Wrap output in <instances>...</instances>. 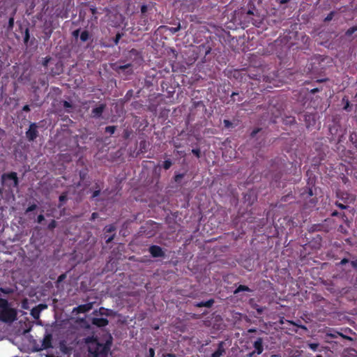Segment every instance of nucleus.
<instances>
[{
	"label": "nucleus",
	"mask_w": 357,
	"mask_h": 357,
	"mask_svg": "<svg viewBox=\"0 0 357 357\" xmlns=\"http://www.w3.org/2000/svg\"><path fill=\"white\" fill-rule=\"evenodd\" d=\"M112 343L111 335L104 344L93 340L89 346V357H107Z\"/></svg>",
	"instance_id": "obj_1"
},
{
	"label": "nucleus",
	"mask_w": 357,
	"mask_h": 357,
	"mask_svg": "<svg viewBox=\"0 0 357 357\" xmlns=\"http://www.w3.org/2000/svg\"><path fill=\"white\" fill-rule=\"evenodd\" d=\"M1 181L3 184L9 188H17L19 185L17 174L15 172L3 174L1 175Z\"/></svg>",
	"instance_id": "obj_2"
},
{
	"label": "nucleus",
	"mask_w": 357,
	"mask_h": 357,
	"mask_svg": "<svg viewBox=\"0 0 357 357\" xmlns=\"http://www.w3.org/2000/svg\"><path fill=\"white\" fill-rule=\"evenodd\" d=\"M17 317L16 310L10 306L0 310V320L5 323L13 322Z\"/></svg>",
	"instance_id": "obj_3"
},
{
	"label": "nucleus",
	"mask_w": 357,
	"mask_h": 357,
	"mask_svg": "<svg viewBox=\"0 0 357 357\" xmlns=\"http://www.w3.org/2000/svg\"><path fill=\"white\" fill-rule=\"evenodd\" d=\"M234 78L239 79L240 82H246L248 78L252 79H258V75L248 73L245 69L235 70L233 73Z\"/></svg>",
	"instance_id": "obj_4"
},
{
	"label": "nucleus",
	"mask_w": 357,
	"mask_h": 357,
	"mask_svg": "<svg viewBox=\"0 0 357 357\" xmlns=\"http://www.w3.org/2000/svg\"><path fill=\"white\" fill-rule=\"evenodd\" d=\"M29 142L34 141L38 136V125L36 123H31L29 129L25 132Z\"/></svg>",
	"instance_id": "obj_5"
},
{
	"label": "nucleus",
	"mask_w": 357,
	"mask_h": 357,
	"mask_svg": "<svg viewBox=\"0 0 357 357\" xmlns=\"http://www.w3.org/2000/svg\"><path fill=\"white\" fill-rule=\"evenodd\" d=\"M336 197L343 203L348 204L351 203L355 199L353 196L344 191H337L336 192Z\"/></svg>",
	"instance_id": "obj_6"
},
{
	"label": "nucleus",
	"mask_w": 357,
	"mask_h": 357,
	"mask_svg": "<svg viewBox=\"0 0 357 357\" xmlns=\"http://www.w3.org/2000/svg\"><path fill=\"white\" fill-rule=\"evenodd\" d=\"M305 126L307 129L314 126L316 123V113H305L303 115Z\"/></svg>",
	"instance_id": "obj_7"
},
{
	"label": "nucleus",
	"mask_w": 357,
	"mask_h": 357,
	"mask_svg": "<svg viewBox=\"0 0 357 357\" xmlns=\"http://www.w3.org/2000/svg\"><path fill=\"white\" fill-rule=\"evenodd\" d=\"M149 251L153 257H164L165 253L162 248L159 245H153L149 248Z\"/></svg>",
	"instance_id": "obj_8"
},
{
	"label": "nucleus",
	"mask_w": 357,
	"mask_h": 357,
	"mask_svg": "<svg viewBox=\"0 0 357 357\" xmlns=\"http://www.w3.org/2000/svg\"><path fill=\"white\" fill-rule=\"evenodd\" d=\"M52 334H50V333L45 334L44 337H43V340H42V344H41L40 347L37 349L36 350L37 351H41V350H43V349H49V348H52Z\"/></svg>",
	"instance_id": "obj_9"
},
{
	"label": "nucleus",
	"mask_w": 357,
	"mask_h": 357,
	"mask_svg": "<svg viewBox=\"0 0 357 357\" xmlns=\"http://www.w3.org/2000/svg\"><path fill=\"white\" fill-rule=\"evenodd\" d=\"M253 347L255 349L254 351L250 354V356L251 357L252 354H257L258 355L261 354L264 351V345H263V339L261 337H258L253 343Z\"/></svg>",
	"instance_id": "obj_10"
},
{
	"label": "nucleus",
	"mask_w": 357,
	"mask_h": 357,
	"mask_svg": "<svg viewBox=\"0 0 357 357\" xmlns=\"http://www.w3.org/2000/svg\"><path fill=\"white\" fill-rule=\"evenodd\" d=\"M105 108H106V105L105 103L100 104L99 106L93 108L91 110V116L95 119L100 118L102 116Z\"/></svg>",
	"instance_id": "obj_11"
},
{
	"label": "nucleus",
	"mask_w": 357,
	"mask_h": 357,
	"mask_svg": "<svg viewBox=\"0 0 357 357\" xmlns=\"http://www.w3.org/2000/svg\"><path fill=\"white\" fill-rule=\"evenodd\" d=\"M91 323L97 327H105L108 325L109 321L106 318L93 317Z\"/></svg>",
	"instance_id": "obj_12"
},
{
	"label": "nucleus",
	"mask_w": 357,
	"mask_h": 357,
	"mask_svg": "<svg viewBox=\"0 0 357 357\" xmlns=\"http://www.w3.org/2000/svg\"><path fill=\"white\" fill-rule=\"evenodd\" d=\"M93 307V303L79 305L74 309L77 313H86L90 311Z\"/></svg>",
	"instance_id": "obj_13"
},
{
	"label": "nucleus",
	"mask_w": 357,
	"mask_h": 357,
	"mask_svg": "<svg viewBox=\"0 0 357 357\" xmlns=\"http://www.w3.org/2000/svg\"><path fill=\"white\" fill-rule=\"evenodd\" d=\"M225 342L221 341L218 344V349L215 351L211 356V357H220L225 353V349L224 348Z\"/></svg>",
	"instance_id": "obj_14"
},
{
	"label": "nucleus",
	"mask_w": 357,
	"mask_h": 357,
	"mask_svg": "<svg viewBox=\"0 0 357 357\" xmlns=\"http://www.w3.org/2000/svg\"><path fill=\"white\" fill-rule=\"evenodd\" d=\"M215 301L213 298H211L206 301H201V302H195L193 303V305L197 307H211L214 304Z\"/></svg>",
	"instance_id": "obj_15"
},
{
	"label": "nucleus",
	"mask_w": 357,
	"mask_h": 357,
	"mask_svg": "<svg viewBox=\"0 0 357 357\" xmlns=\"http://www.w3.org/2000/svg\"><path fill=\"white\" fill-rule=\"evenodd\" d=\"M331 216L340 218L346 225H349V221L345 213L334 211L331 213Z\"/></svg>",
	"instance_id": "obj_16"
},
{
	"label": "nucleus",
	"mask_w": 357,
	"mask_h": 357,
	"mask_svg": "<svg viewBox=\"0 0 357 357\" xmlns=\"http://www.w3.org/2000/svg\"><path fill=\"white\" fill-rule=\"evenodd\" d=\"M99 313L100 315H105L107 317H109L112 314V311L111 310L105 308L103 307H101L99 308V310H95L93 314H96L97 313Z\"/></svg>",
	"instance_id": "obj_17"
},
{
	"label": "nucleus",
	"mask_w": 357,
	"mask_h": 357,
	"mask_svg": "<svg viewBox=\"0 0 357 357\" xmlns=\"http://www.w3.org/2000/svg\"><path fill=\"white\" fill-rule=\"evenodd\" d=\"M241 291H248L251 292L252 290L249 288L248 286L240 284L234 291V294H238Z\"/></svg>",
	"instance_id": "obj_18"
},
{
	"label": "nucleus",
	"mask_w": 357,
	"mask_h": 357,
	"mask_svg": "<svg viewBox=\"0 0 357 357\" xmlns=\"http://www.w3.org/2000/svg\"><path fill=\"white\" fill-rule=\"evenodd\" d=\"M141 14H142V18L144 19V25L147 22V16L146 15V13L148 10V6L147 5H142L140 8Z\"/></svg>",
	"instance_id": "obj_19"
},
{
	"label": "nucleus",
	"mask_w": 357,
	"mask_h": 357,
	"mask_svg": "<svg viewBox=\"0 0 357 357\" xmlns=\"http://www.w3.org/2000/svg\"><path fill=\"white\" fill-rule=\"evenodd\" d=\"M243 99V97L241 96L238 93L233 92L231 96V100L232 102H236V100L238 102L242 101Z\"/></svg>",
	"instance_id": "obj_20"
},
{
	"label": "nucleus",
	"mask_w": 357,
	"mask_h": 357,
	"mask_svg": "<svg viewBox=\"0 0 357 357\" xmlns=\"http://www.w3.org/2000/svg\"><path fill=\"white\" fill-rule=\"evenodd\" d=\"M116 226L113 224H111V225H107L105 227L104 232H105V234H106L107 233L114 232L116 231Z\"/></svg>",
	"instance_id": "obj_21"
},
{
	"label": "nucleus",
	"mask_w": 357,
	"mask_h": 357,
	"mask_svg": "<svg viewBox=\"0 0 357 357\" xmlns=\"http://www.w3.org/2000/svg\"><path fill=\"white\" fill-rule=\"evenodd\" d=\"M90 35L88 31H83L80 34V40L82 42H86L89 39Z\"/></svg>",
	"instance_id": "obj_22"
},
{
	"label": "nucleus",
	"mask_w": 357,
	"mask_h": 357,
	"mask_svg": "<svg viewBox=\"0 0 357 357\" xmlns=\"http://www.w3.org/2000/svg\"><path fill=\"white\" fill-rule=\"evenodd\" d=\"M356 31H357V24L348 29L345 32V36L347 37H349V36H352Z\"/></svg>",
	"instance_id": "obj_23"
},
{
	"label": "nucleus",
	"mask_w": 357,
	"mask_h": 357,
	"mask_svg": "<svg viewBox=\"0 0 357 357\" xmlns=\"http://www.w3.org/2000/svg\"><path fill=\"white\" fill-rule=\"evenodd\" d=\"M8 301L5 298H0V309L3 310L8 307Z\"/></svg>",
	"instance_id": "obj_24"
},
{
	"label": "nucleus",
	"mask_w": 357,
	"mask_h": 357,
	"mask_svg": "<svg viewBox=\"0 0 357 357\" xmlns=\"http://www.w3.org/2000/svg\"><path fill=\"white\" fill-rule=\"evenodd\" d=\"M116 126H109L105 128V132L109 133L110 135H113L114 133V132L116 131Z\"/></svg>",
	"instance_id": "obj_25"
},
{
	"label": "nucleus",
	"mask_w": 357,
	"mask_h": 357,
	"mask_svg": "<svg viewBox=\"0 0 357 357\" xmlns=\"http://www.w3.org/2000/svg\"><path fill=\"white\" fill-rule=\"evenodd\" d=\"M335 205L342 210L347 209L349 207L348 204L341 203L339 201H336Z\"/></svg>",
	"instance_id": "obj_26"
},
{
	"label": "nucleus",
	"mask_w": 357,
	"mask_h": 357,
	"mask_svg": "<svg viewBox=\"0 0 357 357\" xmlns=\"http://www.w3.org/2000/svg\"><path fill=\"white\" fill-rule=\"evenodd\" d=\"M321 227L322 226L319 224H314V225H312L309 231H312V232H314V231H320L321 229Z\"/></svg>",
	"instance_id": "obj_27"
},
{
	"label": "nucleus",
	"mask_w": 357,
	"mask_h": 357,
	"mask_svg": "<svg viewBox=\"0 0 357 357\" xmlns=\"http://www.w3.org/2000/svg\"><path fill=\"white\" fill-rule=\"evenodd\" d=\"M13 27H14V17L13 15L8 20L7 29L8 31H10L13 29Z\"/></svg>",
	"instance_id": "obj_28"
},
{
	"label": "nucleus",
	"mask_w": 357,
	"mask_h": 357,
	"mask_svg": "<svg viewBox=\"0 0 357 357\" xmlns=\"http://www.w3.org/2000/svg\"><path fill=\"white\" fill-rule=\"evenodd\" d=\"M335 11H331L328 15L327 16L324 18V21L325 22H330L333 20L334 15H335Z\"/></svg>",
	"instance_id": "obj_29"
},
{
	"label": "nucleus",
	"mask_w": 357,
	"mask_h": 357,
	"mask_svg": "<svg viewBox=\"0 0 357 357\" xmlns=\"http://www.w3.org/2000/svg\"><path fill=\"white\" fill-rule=\"evenodd\" d=\"M37 207H38V206H37V204H34V203H33V204H31V205H29V206L26 208V211H25V213H29V212H32V211H35V210L37 208Z\"/></svg>",
	"instance_id": "obj_30"
},
{
	"label": "nucleus",
	"mask_w": 357,
	"mask_h": 357,
	"mask_svg": "<svg viewBox=\"0 0 357 357\" xmlns=\"http://www.w3.org/2000/svg\"><path fill=\"white\" fill-rule=\"evenodd\" d=\"M172 165V162L170 160H166L164 161L162 167L165 169H169Z\"/></svg>",
	"instance_id": "obj_31"
},
{
	"label": "nucleus",
	"mask_w": 357,
	"mask_h": 357,
	"mask_svg": "<svg viewBox=\"0 0 357 357\" xmlns=\"http://www.w3.org/2000/svg\"><path fill=\"white\" fill-rule=\"evenodd\" d=\"M100 195V188L99 185L96 183V190L93 192L91 199H94L95 197L99 196Z\"/></svg>",
	"instance_id": "obj_32"
},
{
	"label": "nucleus",
	"mask_w": 357,
	"mask_h": 357,
	"mask_svg": "<svg viewBox=\"0 0 357 357\" xmlns=\"http://www.w3.org/2000/svg\"><path fill=\"white\" fill-rule=\"evenodd\" d=\"M115 236L116 234H113L111 236H107L106 234H105V243L107 244H109L115 238Z\"/></svg>",
	"instance_id": "obj_33"
},
{
	"label": "nucleus",
	"mask_w": 357,
	"mask_h": 357,
	"mask_svg": "<svg viewBox=\"0 0 357 357\" xmlns=\"http://www.w3.org/2000/svg\"><path fill=\"white\" fill-rule=\"evenodd\" d=\"M30 38V35H29V30L28 28H26L25 29V31H24V43H27L29 40Z\"/></svg>",
	"instance_id": "obj_34"
},
{
	"label": "nucleus",
	"mask_w": 357,
	"mask_h": 357,
	"mask_svg": "<svg viewBox=\"0 0 357 357\" xmlns=\"http://www.w3.org/2000/svg\"><path fill=\"white\" fill-rule=\"evenodd\" d=\"M133 93H134V91H133V90H132V89H130V90H128V91L126 92V95H125V97H124V98H125V99H126V100H130V99L133 96Z\"/></svg>",
	"instance_id": "obj_35"
},
{
	"label": "nucleus",
	"mask_w": 357,
	"mask_h": 357,
	"mask_svg": "<svg viewBox=\"0 0 357 357\" xmlns=\"http://www.w3.org/2000/svg\"><path fill=\"white\" fill-rule=\"evenodd\" d=\"M281 178L282 173L281 172H279L278 173H276L273 176V181H274L275 183H278Z\"/></svg>",
	"instance_id": "obj_36"
},
{
	"label": "nucleus",
	"mask_w": 357,
	"mask_h": 357,
	"mask_svg": "<svg viewBox=\"0 0 357 357\" xmlns=\"http://www.w3.org/2000/svg\"><path fill=\"white\" fill-rule=\"evenodd\" d=\"M56 222L54 220H52L47 226V229L50 230H53L56 227Z\"/></svg>",
	"instance_id": "obj_37"
},
{
	"label": "nucleus",
	"mask_w": 357,
	"mask_h": 357,
	"mask_svg": "<svg viewBox=\"0 0 357 357\" xmlns=\"http://www.w3.org/2000/svg\"><path fill=\"white\" fill-rule=\"evenodd\" d=\"M192 153L197 158H199L201 157V150L200 149H192Z\"/></svg>",
	"instance_id": "obj_38"
},
{
	"label": "nucleus",
	"mask_w": 357,
	"mask_h": 357,
	"mask_svg": "<svg viewBox=\"0 0 357 357\" xmlns=\"http://www.w3.org/2000/svg\"><path fill=\"white\" fill-rule=\"evenodd\" d=\"M122 36H123V34L121 33H116L115 38L113 40L114 45H118V43H119L120 39L121 38Z\"/></svg>",
	"instance_id": "obj_39"
},
{
	"label": "nucleus",
	"mask_w": 357,
	"mask_h": 357,
	"mask_svg": "<svg viewBox=\"0 0 357 357\" xmlns=\"http://www.w3.org/2000/svg\"><path fill=\"white\" fill-rule=\"evenodd\" d=\"M342 100L344 102H345V105L343 107V109L346 110V111H349V107H350V103H349V101L348 99H346L345 98H344L342 99Z\"/></svg>",
	"instance_id": "obj_40"
},
{
	"label": "nucleus",
	"mask_w": 357,
	"mask_h": 357,
	"mask_svg": "<svg viewBox=\"0 0 357 357\" xmlns=\"http://www.w3.org/2000/svg\"><path fill=\"white\" fill-rule=\"evenodd\" d=\"M223 123L225 127L227 128H230L233 127V123L229 120L225 119L223 121Z\"/></svg>",
	"instance_id": "obj_41"
},
{
	"label": "nucleus",
	"mask_w": 357,
	"mask_h": 357,
	"mask_svg": "<svg viewBox=\"0 0 357 357\" xmlns=\"http://www.w3.org/2000/svg\"><path fill=\"white\" fill-rule=\"evenodd\" d=\"M67 199H68V198H67V195H66V193H63V194H61V195L59 196V202H60L61 204H63V203L66 202L67 201Z\"/></svg>",
	"instance_id": "obj_42"
},
{
	"label": "nucleus",
	"mask_w": 357,
	"mask_h": 357,
	"mask_svg": "<svg viewBox=\"0 0 357 357\" xmlns=\"http://www.w3.org/2000/svg\"><path fill=\"white\" fill-rule=\"evenodd\" d=\"M261 130V128H255L250 133V137L254 138L255 137L256 135Z\"/></svg>",
	"instance_id": "obj_43"
},
{
	"label": "nucleus",
	"mask_w": 357,
	"mask_h": 357,
	"mask_svg": "<svg viewBox=\"0 0 357 357\" xmlns=\"http://www.w3.org/2000/svg\"><path fill=\"white\" fill-rule=\"evenodd\" d=\"M308 347L310 349L315 351H317V348L319 347V344L318 343H310L308 344Z\"/></svg>",
	"instance_id": "obj_44"
},
{
	"label": "nucleus",
	"mask_w": 357,
	"mask_h": 357,
	"mask_svg": "<svg viewBox=\"0 0 357 357\" xmlns=\"http://www.w3.org/2000/svg\"><path fill=\"white\" fill-rule=\"evenodd\" d=\"M63 107H65L66 109H68V108L72 109L73 107V104L66 100L63 101Z\"/></svg>",
	"instance_id": "obj_45"
},
{
	"label": "nucleus",
	"mask_w": 357,
	"mask_h": 357,
	"mask_svg": "<svg viewBox=\"0 0 357 357\" xmlns=\"http://www.w3.org/2000/svg\"><path fill=\"white\" fill-rule=\"evenodd\" d=\"M184 176L183 174H178L174 176V181L176 182H179Z\"/></svg>",
	"instance_id": "obj_46"
},
{
	"label": "nucleus",
	"mask_w": 357,
	"mask_h": 357,
	"mask_svg": "<svg viewBox=\"0 0 357 357\" xmlns=\"http://www.w3.org/2000/svg\"><path fill=\"white\" fill-rule=\"evenodd\" d=\"M66 275L65 273L60 275L57 278L56 283H60L63 282L66 279Z\"/></svg>",
	"instance_id": "obj_47"
},
{
	"label": "nucleus",
	"mask_w": 357,
	"mask_h": 357,
	"mask_svg": "<svg viewBox=\"0 0 357 357\" xmlns=\"http://www.w3.org/2000/svg\"><path fill=\"white\" fill-rule=\"evenodd\" d=\"M44 220H45L44 215L43 214H40L38 215L36 221L38 223H41Z\"/></svg>",
	"instance_id": "obj_48"
},
{
	"label": "nucleus",
	"mask_w": 357,
	"mask_h": 357,
	"mask_svg": "<svg viewBox=\"0 0 357 357\" xmlns=\"http://www.w3.org/2000/svg\"><path fill=\"white\" fill-rule=\"evenodd\" d=\"M79 33H80V29H77L73 31L72 35L74 38H77L79 36Z\"/></svg>",
	"instance_id": "obj_49"
},
{
	"label": "nucleus",
	"mask_w": 357,
	"mask_h": 357,
	"mask_svg": "<svg viewBox=\"0 0 357 357\" xmlns=\"http://www.w3.org/2000/svg\"><path fill=\"white\" fill-rule=\"evenodd\" d=\"M154 356H155V349L153 348H149L148 357H154Z\"/></svg>",
	"instance_id": "obj_50"
},
{
	"label": "nucleus",
	"mask_w": 357,
	"mask_h": 357,
	"mask_svg": "<svg viewBox=\"0 0 357 357\" xmlns=\"http://www.w3.org/2000/svg\"><path fill=\"white\" fill-rule=\"evenodd\" d=\"M131 66H132V65L130 63H128V64H126V65L120 66L119 67V69L124 70H126L127 68H131Z\"/></svg>",
	"instance_id": "obj_51"
},
{
	"label": "nucleus",
	"mask_w": 357,
	"mask_h": 357,
	"mask_svg": "<svg viewBox=\"0 0 357 357\" xmlns=\"http://www.w3.org/2000/svg\"><path fill=\"white\" fill-rule=\"evenodd\" d=\"M86 174H86V172H84L81 171V172H79V178H80V179H81L82 181L84 180V179H85V178H86Z\"/></svg>",
	"instance_id": "obj_52"
},
{
	"label": "nucleus",
	"mask_w": 357,
	"mask_h": 357,
	"mask_svg": "<svg viewBox=\"0 0 357 357\" xmlns=\"http://www.w3.org/2000/svg\"><path fill=\"white\" fill-rule=\"evenodd\" d=\"M98 217V213H96V212H93V213L91 214V216L90 220H96Z\"/></svg>",
	"instance_id": "obj_53"
},
{
	"label": "nucleus",
	"mask_w": 357,
	"mask_h": 357,
	"mask_svg": "<svg viewBox=\"0 0 357 357\" xmlns=\"http://www.w3.org/2000/svg\"><path fill=\"white\" fill-rule=\"evenodd\" d=\"M349 259H347V258H343L340 261V265H344L346 264H347L349 262Z\"/></svg>",
	"instance_id": "obj_54"
},
{
	"label": "nucleus",
	"mask_w": 357,
	"mask_h": 357,
	"mask_svg": "<svg viewBox=\"0 0 357 357\" xmlns=\"http://www.w3.org/2000/svg\"><path fill=\"white\" fill-rule=\"evenodd\" d=\"M163 357H176V356L174 354L167 353L163 354Z\"/></svg>",
	"instance_id": "obj_55"
},
{
	"label": "nucleus",
	"mask_w": 357,
	"mask_h": 357,
	"mask_svg": "<svg viewBox=\"0 0 357 357\" xmlns=\"http://www.w3.org/2000/svg\"><path fill=\"white\" fill-rule=\"evenodd\" d=\"M22 110L24 112H29L30 111V107L29 105H25L23 107H22Z\"/></svg>",
	"instance_id": "obj_56"
},
{
	"label": "nucleus",
	"mask_w": 357,
	"mask_h": 357,
	"mask_svg": "<svg viewBox=\"0 0 357 357\" xmlns=\"http://www.w3.org/2000/svg\"><path fill=\"white\" fill-rule=\"evenodd\" d=\"M351 265L352 266L353 268H357V259L351 261Z\"/></svg>",
	"instance_id": "obj_57"
},
{
	"label": "nucleus",
	"mask_w": 357,
	"mask_h": 357,
	"mask_svg": "<svg viewBox=\"0 0 357 357\" xmlns=\"http://www.w3.org/2000/svg\"><path fill=\"white\" fill-rule=\"evenodd\" d=\"M280 4H285L290 1V0H276Z\"/></svg>",
	"instance_id": "obj_58"
},
{
	"label": "nucleus",
	"mask_w": 357,
	"mask_h": 357,
	"mask_svg": "<svg viewBox=\"0 0 357 357\" xmlns=\"http://www.w3.org/2000/svg\"><path fill=\"white\" fill-rule=\"evenodd\" d=\"M307 192L309 197H312L313 195V190L311 188H307Z\"/></svg>",
	"instance_id": "obj_59"
},
{
	"label": "nucleus",
	"mask_w": 357,
	"mask_h": 357,
	"mask_svg": "<svg viewBox=\"0 0 357 357\" xmlns=\"http://www.w3.org/2000/svg\"><path fill=\"white\" fill-rule=\"evenodd\" d=\"M289 120L287 121L288 123H296V121H295V119L294 117H289Z\"/></svg>",
	"instance_id": "obj_60"
},
{
	"label": "nucleus",
	"mask_w": 357,
	"mask_h": 357,
	"mask_svg": "<svg viewBox=\"0 0 357 357\" xmlns=\"http://www.w3.org/2000/svg\"><path fill=\"white\" fill-rule=\"evenodd\" d=\"M319 91H320L319 89L314 88V89H311L310 93H312V94H314L317 92H319Z\"/></svg>",
	"instance_id": "obj_61"
},
{
	"label": "nucleus",
	"mask_w": 357,
	"mask_h": 357,
	"mask_svg": "<svg viewBox=\"0 0 357 357\" xmlns=\"http://www.w3.org/2000/svg\"><path fill=\"white\" fill-rule=\"evenodd\" d=\"M180 25H178L177 27H175V28H172V31L173 33H176L177 32L179 29H180Z\"/></svg>",
	"instance_id": "obj_62"
},
{
	"label": "nucleus",
	"mask_w": 357,
	"mask_h": 357,
	"mask_svg": "<svg viewBox=\"0 0 357 357\" xmlns=\"http://www.w3.org/2000/svg\"><path fill=\"white\" fill-rule=\"evenodd\" d=\"M256 310H257V312H258L259 314H261V313L263 312V308H262V307H257L256 308Z\"/></svg>",
	"instance_id": "obj_63"
},
{
	"label": "nucleus",
	"mask_w": 357,
	"mask_h": 357,
	"mask_svg": "<svg viewBox=\"0 0 357 357\" xmlns=\"http://www.w3.org/2000/svg\"><path fill=\"white\" fill-rule=\"evenodd\" d=\"M90 10H91L92 14H95L96 13V8H91Z\"/></svg>",
	"instance_id": "obj_64"
}]
</instances>
